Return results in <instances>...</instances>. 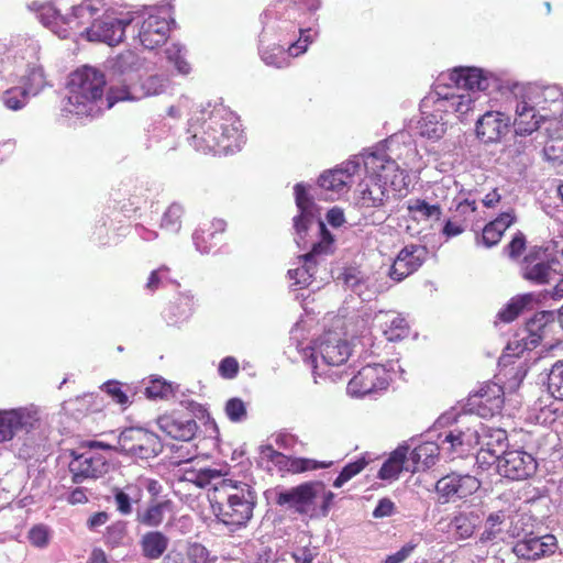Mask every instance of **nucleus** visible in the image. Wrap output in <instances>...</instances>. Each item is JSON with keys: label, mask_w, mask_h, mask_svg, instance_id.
<instances>
[{"label": "nucleus", "mask_w": 563, "mask_h": 563, "mask_svg": "<svg viewBox=\"0 0 563 563\" xmlns=\"http://www.w3.org/2000/svg\"><path fill=\"white\" fill-rule=\"evenodd\" d=\"M417 155L412 145L400 146L391 140L388 152L377 150L364 157L368 177L361 185L356 200L364 214L374 209L379 211L389 201L391 190L400 192L407 186L405 168L411 167Z\"/></svg>", "instance_id": "obj_1"}, {"label": "nucleus", "mask_w": 563, "mask_h": 563, "mask_svg": "<svg viewBox=\"0 0 563 563\" xmlns=\"http://www.w3.org/2000/svg\"><path fill=\"white\" fill-rule=\"evenodd\" d=\"M295 196L296 205L300 210V214L295 218L297 245L301 249L309 246L305 236L308 230H314L319 236L318 242L311 243V251L299 257L302 265L288 271L289 278L295 280V285L308 287L312 284L319 258L332 252L333 238L327 230L324 222L320 219L314 220V203L308 197L302 184L295 186Z\"/></svg>", "instance_id": "obj_2"}, {"label": "nucleus", "mask_w": 563, "mask_h": 563, "mask_svg": "<svg viewBox=\"0 0 563 563\" xmlns=\"http://www.w3.org/2000/svg\"><path fill=\"white\" fill-rule=\"evenodd\" d=\"M104 75L96 68L85 66L70 75L64 111L79 117H93L120 101L119 87H111L103 98Z\"/></svg>", "instance_id": "obj_3"}, {"label": "nucleus", "mask_w": 563, "mask_h": 563, "mask_svg": "<svg viewBox=\"0 0 563 563\" xmlns=\"http://www.w3.org/2000/svg\"><path fill=\"white\" fill-rule=\"evenodd\" d=\"M255 493L250 485L221 479L211 497L217 518L225 526L244 527L253 516Z\"/></svg>", "instance_id": "obj_4"}, {"label": "nucleus", "mask_w": 563, "mask_h": 563, "mask_svg": "<svg viewBox=\"0 0 563 563\" xmlns=\"http://www.w3.org/2000/svg\"><path fill=\"white\" fill-rule=\"evenodd\" d=\"M432 103L434 111L427 113L417 123L418 133L430 140H439L446 132L448 121L442 113H455L459 118L468 113L474 108V100L470 95L446 93L440 90V86L422 100L421 108L427 109Z\"/></svg>", "instance_id": "obj_5"}, {"label": "nucleus", "mask_w": 563, "mask_h": 563, "mask_svg": "<svg viewBox=\"0 0 563 563\" xmlns=\"http://www.w3.org/2000/svg\"><path fill=\"white\" fill-rule=\"evenodd\" d=\"M334 494L320 482H310L276 493V504L294 509L296 512L313 515L319 508L325 516L333 501Z\"/></svg>", "instance_id": "obj_6"}, {"label": "nucleus", "mask_w": 563, "mask_h": 563, "mask_svg": "<svg viewBox=\"0 0 563 563\" xmlns=\"http://www.w3.org/2000/svg\"><path fill=\"white\" fill-rule=\"evenodd\" d=\"M208 124V129L202 135L192 134L194 145L202 151H214L220 147L223 152H232L239 148L242 143L241 123L232 113H227L224 118L219 119L213 114Z\"/></svg>", "instance_id": "obj_7"}, {"label": "nucleus", "mask_w": 563, "mask_h": 563, "mask_svg": "<svg viewBox=\"0 0 563 563\" xmlns=\"http://www.w3.org/2000/svg\"><path fill=\"white\" fill-rule=\"evenodd\" d=\"M476 461L482 466L496 464L497 472L501 476L514 481L526 479L537 470L536 459L522 450H508L498 455L490 448L481 449Z\"/></svg>", "instance_id": "obj_8"}, {"label": "nucleus", "mask_w": 563, "mask_h": 563, "mask_svg": "<svg viewBox=\"0 0 563 563\" xmlns=\"http://www.w3.org/2000/svg\"><path fill=\"white\" fill-rule=\"evenodd\" d=\"M107 2L108 0H85L79 5L74 7L71 15L68 16H63L55 8L45 5L42 7L40 19L58 37L67 38L73 31H77L85 23L84 19L89 20Z\"/></svg>", "instance_id": "obj_9"}, {"label": "nucleus", "mask_w": 563, "mask_h": 563, "mask_svg": "<svg viewBox=\"0 0 563 563\" xmlns=\"http://www.w3.org/2000/svg\"><path fill=\"white\" fill-rule=\"evenodd\" d=\"M169 19L170 14L166 7H152L133 14L140 43L147 49L164 44L170 30Z\"/></svg>", "instance_id": "obj_10"}, {"label": "nucleus", "mask_w": 563, "mask_h": 563, "mask_svg": "<svg viewBox=\"0 0 563 563\" xmlns=\"http://www.w3.org/2000/svg\"><path fill=\"white\" fill-rule=\"evenodd\" d=\"M494 81L492 76L475 67H459L449 74H442L437 80L435 87L446 93L470 95L475 101V91H485Z\"/></svg>", "instance_id": "obj_11"}, {"label": "nucleus", "mask_w": 563, "mask_h": 563, "mask_svg": "<svg viewBox=\"0 0 563 563\" xmlns=\"http://www.w3.org/2000/svg\"><path fill=\"white\" fill-rule=\"evenodd\" d=\"M162 449L158 435L143 427L125 428L118 437L117 451L133 459H153Z\"/></svg>", "instance_id": "obj_12"}, {"label": "nucleus", "mask_w": 563, "mask_h": 563, "mask_svg": "<svg viewBox=\"0 0 563 563\" xmlns=\"http://www.w3.org/2000/svg\"><path fill=\"white\" fill-rule=\"evenodd\" d=\"M133 22V13H117L114 9H107L101 19L93 21L90 27L85 30L87 40L107 43L110 46L122 42L124 30Z\"/></svg>", "instance_id": "obj_13"}, {"label": "nucleus", "mask_w": 563, "mask_h": 563, "mask_svg": "<svg viewBox=\"0 0 563 563\" xmlns=\"http://www.w3.org/2000/svg\"><path fill=\"white\" fill-rule=\"evenodd\" d=\"M311 351L310 358L314 373L320 368L319 357L325 366H340L351 354L349 343L334 332H327L320 336Z\"/></svg>", "instance_id": "obj_14"}, {"label": "nucleus", "mask_w": 563, "mask_h": 563, "mask_svg": "<svg viewBox=\"0 0 563 563\" xmlns=\"http://www.w3.org/2000/svg\"><path fill=\"white\" fill-rule=\"evenodd\" d=\"M508 106L515 112L512 121L517 135L526 136L537 131L541 123L549 117V113H539L527 100L516 96L512 89L507 98Z\"/></svg>", "instance_id": "obj_15"}, {"label": "nucleus", "mask_w": 563, "mask_h": 563, "mask_svg": "<svg viewBox=\"0 0 563 563\" xmlns=\"http://www.w3.org/2000/svg\"><path fill=\"white\" fill-rule=\"evenodd\" d=\"M388 373L383 365H366L349 382L347 393L354 397H363L386 389Z\"/></svg>", "instance_id": "obj_16"}, {"label": "nucleus", "mask_w": 563, "mask_h": 563, "mask_svg": "<svg viewBox=\"0 0 563 563\" xmlns=\"http://www.w3.org/2000/svg\"><path fill=\"white\" fill-rule=\"evenodd\" d=\"M109 471V463L107 459L92 451H87L81 454L75 455L69 463V472L73 482L76 484L82 483L87 479H97L102 477Z\"/></svg>", "instance_id": "obj_17"}, {"label": "nucleus", "mask_w": 563, "mask_h": 563, "mask_svg": "<svg viewBox=\"0 0 563 563\" xmlns=\"http://www.w3.org/2000/svg\"><path fill=\"white\" fill-rule=\"evenodd\" d=\"M552 263L543 249L533 247L522 261L521 275L526 280L538 285L549 284L555 273Z\"/></svg>", "instance_id": "obj_18"}, {"label": "nucleus", "mask_w": 563, "mask_h": 563, "mask_svg": "<svg viewBox=\"0 0 563 563\" xmlns=\"http://www.w3.org/2000/svg\"><path fill=\"white\" fill-rule=\"evenodd\" d=\"M477 424L476 419H473L472 423L460 421L457 426L444 433L441 441L442 446L448 445V450L457 454L468 452L479 443Z\"/></svg>", "instance_id": "obj_19"}, {"label": "nucleus", "mask_w": 563, "mask_h": 563, "mask_svg": "<svg viewBox=\"0 0 563 563\" xmlns=\"http://www.w3.org/2000/svg\"><path fill=\"white\" fill-rule=\"evenodd\" d=\"M169 79L164 75H150L142 78L139 82L122 86L120 95H117L120 101H136L146 97H153L164 93L169 87Z\"/></svg>", "instance_id": "obj_20"}, {"label": "nucleus", "mask_w": 563, "mask_h": 563, "mask_svg": "<svg viewBox=\"0 0 563 563\" xmlns=\"http://www.w3.org/2000/svg\"><path fill=\"white\" fill-rule=\"evenodd\" d=\"M481 487V482L471 475H460L452 473L440 478L437 482V492L446 500L465 498Z\"/></svg>", "instance_id": "obj_21"}, {"label": "nucleus", "mask_w": 563, "mask_h": 563, "mask_svg": "<svg viewBox=\"0 0 563 563\" xmlns=\"http://www.w3.org/2000/svg\"><path fill=\"white\" fill-rule=\"evenodd\" d=\"M427 249L421 245L410 244L405 246L395 258L389 276L396 282H401L415 273L424 262Z\"/></svg>", "instance_id": "obj_22"}, {"label": "nucleus", "mask_w": 563, "mask_h": 563, "mask_svg": "<svg viewBox=\"0 0 563 563\" xmlns=\"http://www.w3.org/2000/svg\"><path fill=\"white\" fill-rule=\"evenodd\" d=\"M556 548L558 542L553 534H545L542 537L529 534L515 543L512 552L519 559L538 560L542 556L553 554L556 551Z\"/></svg>", "instance_id": "obj_23"}, {"label": "nucleus", "mask_w": 563, "mask_h": 563, "mask_svg": "<svg viewBox=\"0 0 563 563\" xmlns=\"http://www.w3.org/2000/svg\"><path fill=\"white\" fill-rule=\"evenodd\" d=\"M360 159L353 158L342 163L336 168L324 172L319 177V186L332 192H342L353 183L354 175L360 170Z\"/></svg>", "instance_id": "obj_24"}, {"label": "nucleus", "mask_w": 563, "mask_h": 563, "mask_svg": "<svg viewBox=\"0 0 563 563\" xmlns=\"http://www.w3.org/2000/svg\"><path fill=\"white\" fill-rule=\"evenodd\" d=\"M510 118L500 111H487L476 122V134L485 143L498 142L509 130Z\"/></svg>", "instance_id": "obj_25"}, {"label": "nucleus", "mask_w": 563, "mask_h": 563, "mask_svg": "<svg viewBox=\"0 0 563 563\" xmlns=\"http://www.w3.org/2000/svg\"><path fill=\"white\" fill-rule=\"evenodd\" d=\"M516 96L527 100L539 113H548L551 106L561 103L560 90L555 87L515 86Z\"/></svg>", "instance_id": "obj_26"}, {"label": "nucleus", "mask_w": 563, "mask_h": 563, "mask_svg": "<svg viewBox=\"0 0 563 563\" xmlns=\"http://www.w3.org/2000/svg\"><path fill=\"white\" fill-rule=\"evenodd\" d=\"M157 424L167 435L180 441L191 440L198 429L194 419L167 415L159 417Z\"/></svg>", "instance_id": "obj_27"}, {"label": "nucleus", "mask_w": 563, "mask_h": 563, "mask_svg": "<svg viewBox=\"0 0 563 563\" xmlns=\"http://www.w3.org/2000/svg\"><path fill=\"white\" fill-rule=\"evenodd\" d=\"M374 322L388 341H398L408 335V322L395 311H379L375 314Z\"/></svg>", "instance_id": "obj_28"}, {"label": "nucleus", "mask_w": 563, "mask_h": 563, "mask_svg": "<svg viewBox=\"0 0 563 563\" xmlns=\"http://www.w3.org/2000/svg\"><path fill=\"white\" fill-rule=\"evenodd\" d=\"M440 448L434 442H426L415 448L408 457L407 472L416 473L433 466L438 460Z\"/></svg>", "instance_id": "obj_29"}, {"label": "nucleus", "mask_w": 563, "mask_h": 563, "mask_svg": "<svg viewBox=\"0 0 563 563\" xmlns=\"http://www.w3.org/2000/svg\"><path fill=\"white\" fill-rule=\"evenodd\" d=\"M12 429V439L20 432H30L36 427L40 420L38 411L34 407H21L5 410Z\"/></svg>", "instance_id": "obj_30"}, {"label": "nucleus", "mask_w": 563, "mask_h": 563, "mask_svg": "<svg viewBox=\"0 0 563 563\" xmlns=\"http://www.w3.org/2000/svg\"><path fill=\"white\" fill-rule=\"evenodd\" d=\"M516 221V216L514 210L501 213L495 220L490 221L483 229V233L477 242L483 243L486 247H492L496 245L504 232Z\"/></svg>", "instance_id": "obj_31"}, {"label": "nucleus", "mask_w": 563, "mask_h": 563, "mask_svg": "<svg viewBox=\"0 0 563 563\" xmlns=\"http://www.w3.org/2000/svg\"><path fill=\"white\" fill-rule=\"evenodd\" d=\"M409 217L417 222H427L430 225L442 217L439 203H430L421 198H411L407 201Z\"/></svg>", "instance_id": "obj_32"}, {"label": "nucleus", "mask_w": 563, "mask_h": 563, "mask_svg": "<svg viewBox=\"0 0 563 563\" xmlns=\"http://www.w3.org/2000/svg\"><path fill=\"white\" fill-rule=\"evenodd\" d=\"M408 445H399L383 464L379 470L378 476L382 479L393 481L398 478L402 471L408 467Z\"/></svg>", "instance_id": "obj_33"}, {"label": "nucleus", "mask_w": 563, "mask_h": 563, "mask_svg": "<svg viewBox=\"0 0 563 563\" xmlns=\"http://www.w3.org/2000/svg\"><path fill=\"white\" fill-rule=\"evenodd\" d=\"M503 395V388L497 384L482 388L478 395V407H482L483 411H479V415L486 417L488 415L494 416L495 413H498L504 404Z\"/></svg>", "instance_id": "obj_34"}, {"label": "nucleus", "mask_w": 563, "mask_h": 563, "mask_svg": "<svg viewBox=\"0 0 563 563\" xmlns=\"http://www.w3.org/2000/svg\"><path fill=\"white\" fill-rule=\"evenodd\" d=\"M479 523V517L474 511L460 512L450 522V531L456 540H465L473 536Z\"/></svg>", "instance_id": "obj_35"}, {"label": "nucleus", "mask_w": 563, "mask_h": 563, "mask_svg": "<svg viewBox=\"0 0 563 563\" xmlns=\"http://www.w3.org/2000/svg\"><path fill=\"white\" fill-rule=\"evenodd\" d=\"M169 539L161 531H150L141 539L142 554L150 560L159 559L167 550Z\"/></svg>", "instance_id": "obj_36"}, {"label": "nucleus", "mask_w": 563, "mask_h": 563, "mask_svg": "<svg viewBox=\"0 0 563 563\" xmlns=\"http://www.w3.org/2000/svg\"><path fill=\"white\" fill-rule=\"evenodd\" d=\"M112 495L115 509L122 516H129L133 511V503L141 498V490L135 485H126L124 488H112Z\"/></svg>", "instance_id": "obj_37"}, {"label": "nucleus", "mask_w": 563, "mask_h": 563, "mask_svg": "<svg viewBox=\"0 0 563 563\" xmlns=\"http://www.w3.org/2000/svg\"><path fill=\"white\" fill-rule=\"evenodd\" d=\"M505 519L506 516L501 511L490 514L485 521V527L479 536L478 542L486 544L501 540Z\"/></svg>", "instance_id": "obj_38"}, {"label": "nucleus", "mask_w": 563, "mask_h": 563, "mask_svg": "<svg viewBox=\"0 0 563 563\" xmlns=\"http://www.w3.org/2000/svg\"><path fill=\"white\" fill-rule=\"evenodd\" d=\"M532 151V142L516 134L512 143L505 148V155L517 165H526Z\"/></svg>", "instance_id": "obj_39"}, {"label": "nucleus", "mask_w": 563, "mask_h": 563, "mask_svg": "<svg viewBox=\"0 0 563 563\" xmlns=\"http://www.w3.org/2000/svg\"><path fill=\"white\" fill-rule=\"evenodd\" d=\"M346 287L356 292L363 300L369 299L365 296L363 288H367L369 278L366 277L358 268L347 267L338 277Z\"/></svg>", "instance_id": "obj_40"}, {"label": "nucleus", "mask_w": 563, "mask_h": 563, "mask_svg": "<svg viewBox=\"0 0 563 563\" xmlns=\"http://www.w3.org/2000/svg\"><path fill=\"white\" fill-rule=\"evenodd\" d=\"M143 66L144 60L132 51H125L119 54L112 63V69L120 75L136 73L141 70Z\"/></svg>", "instance_id": "obj_41"}, {"label": "nucleus", "mask_w": 563, "mask_h": 563, "mask_svg": "<svg viewBox=\"0 0 563 563\" xmlns=\"http://www.w3.org/2000/svg\"><path fill=\"white\" fill-rule=\"evenodd\" d=\"M22 84V87L30 96L38 95L47 85L42 66L29 64L27 73L23 77Z\"/></svg>", "instance_id": "obj_42"}, {"label": "nucleus", "mask_w": 563, "mask_h": 563, "mask_svg": "<svg viewBox=\"0 0 563 563\" xmlns=\"http://www.w3.org/2000/svg\"><path fill=\"white\" fill-rule=\"evenodd\" d=\"M533 302L532 294L516 296L498 312V318L504 322L514 321L520 312L531 306Z\"/></svg>", "instance_id": "obj_43"}, {"label": "nucleus", "mask_w": 563, "mask_h": 563, "mask_svg": "<svg viewBox=\"0 0 563 563\" xmlns=\"http://www.w3.org/2000/svg\"><path fill=\"white\" fill-rule=\"evenodd\" d=\"M169 500L148 506L144 511L137 512V521L147 527H157L164 520L165 511L170 508Z\"/></svg>", "instance_id": "obj_44"}, {"label": "nucleus", "mask_w": 563, "mask_h": 563, "mask_svg": "<svg viewBox=\"0 0 563 563\" xmlns=\"http://www.w3.org/2000/svg\"><path fill=\"white\" fill-rule=\"evenodd\" d=\"M29 97L30 95L23 87H12L2 93L0 99L5 108L18 111L25 107Z\"/></svg>", "instance_id": "obj_45"}, {"label": "nucleus", "mask_w": 563, "mask_h": 563, "mask_svg": "<svg viewBox=\"0 0 563 563\" xmlns=\"http://www.w3.org/2000/svg\"><path fill=\"white\" fill-rule=\"evenodd\" d=\"M548 389L558 399H563V360L553 364L548 375Z\"/></svg>", "instance_id": "obj_46"}, {"label": "nucleus", "mask_w": 563, "mask_h": 563, "mask_svg": "<svg viewBox=\"0 0 563 563\" xmlns=\"http://www.w3.org/2000/svg\"><path fill=\"white\" fill-rule=\"evenodd\" d=\"M332 465V462H320L312 459L295 457L288 460V470L292 473H302L307 471H313L318 468H328Z\"/></svg>", "instance_id": "obj_47"}, {"label": "nucleus", "mask_w": 563, "mask_h": 563, "mask_svg": "<svg viewBox=\"0 0 563 563\" xmlns=\"http://www.w3.org/2000/svg\"><path fill=\"white\" fill-rule=\"evenodd\" d=\"M183 207L178 203H172L162 218V228L170 231L178 232L181 225Z\"/></svg>", "instance_id": "obj_48"}, {"label": "nucleus", "mask_w": 563, "mask_h": 563, "mask_svg": "<svg viewBox=\"0 0 563 563\" xmlns=\"http://www.w3.org/2000/svg\"><path fill=\"white\" fill-rule=\"evenodd\" d=\"M367 462L365 461V459H360L357 461L349 463L343 467L339 476L335 478V481L333 482V486L336 488L343 486L347 481H350L352 477L362 472Z\"/></svg>", "instance_id": "obj_49"}, {"label": "nucleus", "mask_w": 563, "mask_h": 563, "mask_svg": "<svg viewBox=\"0 0 563 563\" xmlns=\"http://www.w3.org/2000/svg\"><path fill=\"white\" fill-rule=\"evenodd\" d=\"M225 413L233 422H241L246 419V407L242 399L231 398L225 404Z\"/></svg>", "instance_id": "obj_50"}, {"label": "nucleus", "mask_w": 563, "mask_h": 563, "mask_svg": "<svg viewBox=\"0 0 563 563\" xmlns=\"http://www.w3.org/2000/svg\"><path fill=\"white\" fill-rule=\"evenodd\" d=\"M166 55L168 60L173 62L176 69L183 74L187 75L190 71V65L184 58L183 47L178 44H173L168 48H166Z\"/></svg>", "instance_id": "obj_51"}, {"label": "nucleus", "mask_w": 563, "mask_h": 563, "mask_svg": "<svg viewBox=\"0 0 563 563\" xmlns=\"http://www.w3.org/2000/svg\"><path fill=\"white\" fill-rule=\"evenodd\" d=\"M194 243L200 253H209L213 246L214 232L210 228H200L194 233Z\"/></svg>", "instance_id": "obj_52"}, {"label": "nucleus", "mask_w": 563, "mask_h": 563, "mask_svg": "<svg viewBox=\"0 0 563 563\" xmlns=\"http://www.w3.org/2000/svg\"><path fill=\"white\" fill-rule=\"evenodd\" d=\"M526 249V236L517 232L512 240L505 246L504 253L511 260H517Z\"/></svg>", "instance_id": "obj_53"}, {"label": "nucleus", "mask_w": 563, "mask_h": 563, "mask_svg": "<svg viewBox=\"0 0 563 563\" xmlns=\"http://www.w3.org/2000/svg\"><path fill=\"white\" fill-rule=\"evenodd\" d=\"M27 538L32 545L45 548L49 541L48 528L44 525H37L30 529Z\"/></svg>", "instance_id": "obj_54"}, {"label": "nucleus", "mask_w": 563, "mask_h": 563, "mask_svg": "<svg viewBox=\"0 0 563 563\" xmlns=\"http://www.w3.org/2000/svg\"><path fill=\"white\" fill-rule=\"evenodd\" d=\"M103 390L112 398L113 401L121 406H126L130 402L128 394L122 390L121 385L117 382L106 383L103 385Z\"/></svg>", "instance_id": "obj_55"}, {"label": "nucleus", "mask_w": 563, "mask_h": 563, "mask_svg": "<svg viewBox=\"0 0 563 563\" xmlns=\"http://www.w3.org/2000/svg\"><path fill=\"white\" fill-rule=\"evenodd\" d=\"M188 556L194 563H213L217 560V558L209 559V551L199 543H195L189 548Z\"/></svg>", "instance_id": "obj_56"}, {"label": "nucleus", "mask_w": 563, "mask_h": 563, "mask_svg": "<svg viewBox=\"0 0 563 563\" xmlns=\"http://www.w3.org/2000/svg\"><path fill=\"white\" fill-rule=\"evenodd\" d=\"M170 393V386L165 382L155 379L145 389V394L148 398H164Z\"/></svg>", "instance_id": "obj_57"}, {"label": "nucleus", "mask_w": 563, "mask_h": 563, "mask_svg": "<svg viewBox=\"0 0 563 563\" xmlns=\"http://www.w3.org/2000/svg\"><path fill=\"white\" fill-rule=\"evenodd\" d=\"M417 543L409 541L404 544L397 552L388 555L384 563H402L416 549Z\"/></svg>", "instance_id": "obj_58"}, {"label": "nucleus", "mask_w": 563, "mask_h": 563, "mask_svg": "<svg viewBox=\"0 0 563 563\" xmlns=\"http://www.w3.org/2000/svg\"><path fill=\"white\" fill-rule=\"evenodd\" d=\"M239 371V363L234 357L223 358L219 365V373L224 378H233Z\"/></svg>", "instance_id": "obj_59"}, {"label": "nucleus", "mask_w": 563, "mask_h": 563, "mask_svg": "<svg viewBox=\"0 0 563 563\" xmlns=\"http://www.w3.org/2000/svg\"><path fill=\"white\" fill-rule=\"evenodd\" d=\"M262 58L266 65L275 66L277 68H283L288 65V57L282 49H278V54L263 52Z\"/></svg>", "instance_id": "obj_60"}, {"label": "nucleus", "mask_w": 563, "mask_h": 563, "mask_svg": "<svg viewBox=\"0 0 563 563\" xmlns=\"http://www.w3.org/2000/svg\"><path fill=\"white\" fill-rule=\"evenodd\" d=\"M308 32L309 30L300 31L299 40L292 45H290L288 49L289 56H298L307 51L309 43H311L310 36L307 35Z\"/></svg>", "instance_id": "obj_61"}, {"label": "nucleus", "mask_w": 563, "mask_h": 563, "mask_svg": "<svg viewBox=\"0 0 563 563\" xmlns=\"http://www.w3.org/2000/svg\"><path fill=\"white\" fill-rule=\"evenodd\" d=\"M476 209L475 200L464 199L456 205L455 216L467 220L475 213Z\"/></svg>", "instance_id": "obj_62"}, {"label": "nucleus", "mask_w": 563, "mask_h": 563, "mask_svg": "<svg viewBox=\"0 0 563 563\" xmlns=\"http://www.w3.org/2000/svg\"><path fill=\"white\" fill-rule=\"evenodd\" d=\"M544 318H545V314L541 313L540 317L532 319L527 324V330L531 333V343L532 344H537L539 342V340L542 338V334L538 333V331H540L542 329V327L544 324L543 323Z\"/></svg>", "instance_id": "obj_63"}, {"label": "nucleus", "mask_w": 563, "mask_h": 563, "mask_svg": "<svg viewBox=\"0 0 563 563\" xmlns=\"http://www.w3.org/2000/svg\"><path fill=\"white\" fill-rule=\"evenodd\" d=\"M395 504L387 498L380 499L373 511L375 518L388 517L394 512Z\"/></svg>", "instance_id": "obj_64"}]
</instances>
